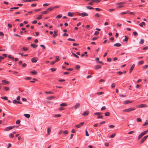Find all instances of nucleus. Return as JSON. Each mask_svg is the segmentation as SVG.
Segmentation results:
<instances>
[{"mask_svg":"<svg viewBox=\"0 0 148 148\" xmlns=\"http://www.w3.org/2000/svg\"><path fill=\"white\" fill-rule=\"evenodd\" d=\"M136 109V108L134 107L130 108L127 109H126L124 110L123 111L125 112H131L134 110Z\"/></svg>","mask_w":148,"mask_h":148,"instance_id":"1","label":"nucleus"},{"mask_svg":"<svg viewBox=\"0 0 148 148\" xmlns=\"http://www.w3.org/2000/svg\"><path fill=\"white\" fill-rule=\"evenodd\" d=\"M14 127V126H11L6 127L4 131H8L13 129Z\"/></svg>","mask_w":148,"mask_h":148,"instance_id":"2","label":"nucleus"},{"mask_svg":"<svg viewBox=\"0 0 148 148\" xmlns=\"http://www.w3.org/2000/svg\"><path fill=\"white\" fill-rule=\"evenodd\" d=\"M38 60V58L36 57H34L31 59V61L33 63L36 62Z\"/></svg>","mask_w":148,"mask_h":148,"instance_id":"3","label":"nucleus"},{"mask_svg":"<svg viewBox=\"0 0 148 148\" xmlns=\"http://www.w3.org/2000/svg\"><path fill=\"white\" fill-rule=\"evenodd\" d=\"M148 137V135H147L144 137L141 140L140 143L141 144L143 143L145 140Z\"/></svg>","mask_w":148,"mask_h":148,"instance_id":"4","label":"nucleus"},{"mask_svg":"<svg viewBox=\"0 0 148 148\" xmlns=\"http://www.w3.org/2000/svg\"><path fill=\"white\" fill-rule=\"evenodd\" d=\"M84 124V122H81L79 123V124L76 125L75 127L77 128H79L82 125Z\"/></svg>","mask_w":148,"mask_h":148,"instance_id":"5","label":"nucleus"},{"mask_svg":"<svg viewBox=\"0 0 148 148\" xmlns=\"http://www.w3.org/2000/svg\"><path fill=\"white\" fill-rule=\"evenodd\" d=\"M82 15V17H84L85 16H88V14L86 12H82L81 14H79L80 15Z\"/></svg>","mask_w":148,"mask_h":148,"instance_id":"6","label":"nucleus"},{"mask_svg":"<svg viewBox=\"0 0 148 148\" xmlns=\"http://www.w3.org/2000/svg\"><path fill=\"white\" fill-rule=\"evenodd\" d=\"M2 82L3 83V84L4 85L6 84H8L9 83V81H6L5 80H3Z\"/></svg>","mask_w":148,"mask_h":148,"instance_id":"7","label":"nucleus"},{"mask_svg":"<svg viewBox=\"0 0 148 148\" xmlns=\"http://www.w3.org/2000/svg\"><path fill=\"white\" fill-rule=\"evenodd\" d=\"M135 66V65L134 64H133L132 65V66L130 68V71H129V72L130 73H132V70H133V69H134Z\"/></svg>","mask_w":148,"mask_h":148,"instance_id":"8","label":"nucleus"},{"mask_svg":"<svg viewBox=\"0 0 148 148\" xmlns=\"http://www.w3.org/2000/svg\"><path fill=\"white\" fill-rule=\"evenodd\" d=\"M89 112L88 111H85L84 113H83L82 115L84 116H87L89 114Z\"/></svg>","mask_w":148,"mask_h":148,"instance_id":"9","label":"nucleus"},{"mask_svg":"<svg viewBox=\"0 0 148 148\" xmlns=\"http://www.w3.org/2000/svg\"><path fill=\"white\" fill-rule=\"evenodd\" d=\"M74 14L73 13L69 12L68 14V15L69 16H74Z\"/></svg>","mask_w":148,"mask_h":148,"instance_id":"10","label":"nucleus"},{"mask_svg":"<svg viewBox=\"0 0 148 148\" xmlns=\"http://www.w3.org/2000/svg\"><path fill=\"white\" fill-rule=\"evenodd\" d=\"M114 45V47H119L121 45L120 43H117L116 44H115Z\"/></svg>","mask_w":148,"mask_h":148,"instance_id":"11","label":"nucleus"},{"mask_svg":"<svg viewBox=\"0 0 148 148\" xmlns=\"http://www.w3.org/2000/svg\"><path fill=\"white\" fill-rule=\"evenodd\" d=\"M80 105V104L79 103H77L74 106L75 109H76L77 108H78Z\"/></svg>","mask_w":148,"mask_h":148,"instance_id":"12","label":"nucleus"},{"mask_svg":"<svg viewBox=\"0 0 148 148\" xmlns=\"http://www.w3.org/2000/svg\"><path fill=\"white\" fill-rule=\"evenodd\" d=\"M147 105L145 104H141L138 106V107L140 108H142L144 107H147Z\"/></svg>","mask_w":148,"mask_h":148,"instance_id":"13","label":"nucleus"},{"mask_svg":"<svg viewBox=\"0 0 148 148\" xmlns=\"http://www.w3.org/2000/svg\"><path fill=\"white\" fill-rule=\"evenodd\" d=\"M55 98V97L54 96H51V97H48L47 98V99L48 100H51L52 99H54Z\"/></svg>","mask_w":148,"mask_h":148,"instance_id":"14","label":"nucleus"},{"mask_svg":"<svg viewBox=\"0 0 148 148\" xmlns=\"http://www.w3.org/2000/svg\"><path fill=\"white\" fill-rule=\"evenodd\" d=\"M58 32V31L57 30L55 31L54 32V34L53 35V37L55 38L57 36V33Z\"/></svg>","mask_w":148,"mask_h":148,"instance_id":"15","label":"nucleus"},{"mask_svg":"<svg viewBox=\"0 0 148 148\" xmlns=\"http://www.w3.org/2000/svg\"><path fill=\"white\" fill-rule=\"evenodd\" d=\"M53 9H54V8H53V7H49V8H48L47 9V10L48 12H49V11H51L53 10Z\"/></svg>","mask_w":148,"mask_h":148,"instance_id":"16","label":"nucleus"},{"mask_svg":"<svg viewBox=\"0 0 148 148\" xmlns=\"http://www.w3.org/2000/svg\"><path fill=\"white\" fill-rule=\"evenodd\" d=\"M24 116L27 118H29L30 117V115L28 114H24Z\"/></svg>","mask_w":148,"mask_h":148,"instance_id":"17","label":"nucleus"},{"mask_svg":"<svg viewBox=\"0 0 148 148\" xmlns=\"http://www.w3.org/2000/svg\"><path fill=\"white\" fill-rule=\"evenodd\" d=\"M101 67V66L99 65H97L95 66V69L96 70L98 69Z\"/></svg>","mask_w":148,"mask_h":148,"instance_id":"18","label":"nucleus"},{"mask_svg":"<svg viewBox=\"0 0 148 148\" xmlns=\"http://www.w3.org/2000/svg\"><path fill=\"white\" fill-rule=\"evenodd\" d=\"M145 25V23L144 22H142L141 23H140L139 24V25L141 27H143V25Z\"/></svg>","mask_w":148,"mask_h":148,"instance_id":"19","label":"nucleus"},{"mask_svg":"<svg viewBox=\"0 0 148 148\" xmlns=\"http://www.w3.org/2000/svg\"><path fill=\"white\" fill-rule=\"evenodd\" d=\"M3 88L5 91H8L10 90L9 88L7 86H4Z\"/></svg>","mask_w":148,"mask_h":148,"instance_id":"20","label":"nucleus"},{"mask_svg":"<svg viewBox=\"0 0 148 148\" xmlns=\"http://www.w3.org/2000/svg\"><path fill=\"white\" fill-rule=\"evenodd\" d=\"M31 46L34 48H35L37 47V45L32 43L31 45Z\"/></svg>","mask_w":148,"mask_h":148,"instance_id":"21","label":"nucleus"},{"mask_svg":"<svg viewBox=\"0 0 148 148\" xmlns=\"http://www.w3.org/2000/svg\"><path fill=\"white\" fill-rule=\"evenodd\" d=\"M125 3L124 2H120L119 3H116V5H122V4H124Z\"/></svg>","mask_w":148,"mask_h":148,"instance_id":"22","label":"nucleus"},{"mask_svg":"<svg viewBox=\"0 0 148 148\" xmlns=\"http://www.w3.org/2000/svg\"><path fill=\"white\" fill-rule=\"evenodd\" d=\"M42 14L39 15L38 16V17L36 18V19L38 20L41 19L42 18Z\"/></svg>","mask_w":148,"mask_h":148,"instance_id":"23","label":"nucleus"},{"mask_svg":"<svg viewBox=\"0 0 148 148\" xmlns=\"http://www.w3.org/2000/svg\"><path fill=\"white\" fill-rule=\"evenodd\" d=\"M8 58H9L12 59V60H13L14 59V57L11 55H9L8 56Z\"/></svg>","mask_w":148,"mask_h":148,"instance_id":"24","label":"nucleus"},{"mask_svg":"<svg viewBox=\"0 0 148 148\" xmlns=\"http://www.w3.org/2000/svg\"><path fill=\"white\" fill-rule=\"evenodd\" d=\"M131 103V102L130 101H128V100L125 101L123 102V103L124 104H128V103Z\"/></svg>","mask_w":148,"mask_h":148,"instance_id":"25","label":"nucleus"},{"mask_svg":"<svg viewBox=\"0 0 148 148\" xmlns=\"http://www.w3.org/2000/svg\"><path fill=\"white\" fill-rule=\"evenodd\" d=\"M60 106L62 107L66 106H67V104L65 103H63L60 104Z\"/></svg>","mask_w":148,"mask_h":148,"instance_id":"26","label":"nucleus"},{"mask_svg":"<svg viewBox=\"0 0 148 148\" xmlns=\"http://www.w3.org/2000/svg\"><path fill=\"white\" fill-rule=\"evenodd\" d=\"M48 12L47 9L45 11L42 12L41 13L43 14H45L48 13Z\"/></svg>","mask_w":148,"mask_h":148,"instance_id":"27","label":"nucleus"},{"mask_svg":"<svg viewBox=\"0 0 148 148\" xmlns=\"http://www.w3.org/2000/svg\"><path fill=\"white\" fill-rule=\"evenodd\" d=\"M144 62V61L143 60L140 61L138 62V65H141L143 64Z\"/></svg>","mask_w":148,"mask_h":148,"instance_id":"28","label":"nucleus"},{"mask_svg":"<svg viewBox=\"0 0 148 148\" xmlns=\"http://www.w3.org/2000/svg\"><path fill=\"white\" fill-rule=\"evenodd\" d=\"M143 136V134H142L141 133L138 136V139L139 140V139L140 138L142 137Z\"/></svg>","mask_w":148,"mask_h":148,"instance_id":"29","label":"nucleus"},{"mask_svg":"<svg viewBox=\"0 0 148 148\" xmlns=\"http://www.w3.org/2000/svg\"><path fill=\"white\" fill-rule=\"evenodd\" d=\"M55 57L56 58V59L55 60L56 62H58L60 60V59H59V56H56Z\"/></svg>","mask_w":148,"mask_h":148,"instance_id":"30","label":"nucleus"},{"mask_svg":"<svg viewBox=\"0 0 148 148\" xmlns=\"http://www.w3.org/2000/svg\"><path fill=\"white\" fill-rule=\"evenodd\" d=\"M28 50V48L27 47H23L22 48V51H26Z\"/></svg>","mask_w":148,"mask_h":148,"instance_id":"31","label":"nucleus"},{"mask_svg":"<svg viewBox=\"0 0 148 148\" xmlns=\"http://www.w3.org/2000/svg\"><path fill=\"white\" fill-rule=\"evenodd\" d=\"M72 53L74 56L76 57V58H79V56L75 53L72 52Z\"/></svg>","mask_w":148,"mask_h":148,"instance_id":"32","label":"nucleus"},{"mask_svg":"<svg viewBox=\"0 0 148 148\" xmlns=\"http://www.w3.org/2000/svg\"><path fill=\"white\" fill-rule=\"evenodd\" d=\"M1 98L2 99H4L5 100H8V97H7L5 96V97H1Z\"/></svg>","mask_w":148,"mask_h":148,"instance_id":"33","label":"nucleus"},{"mask_svg":"<svg viewBox=\"0 0 148 148\" xmlns=\"http://www.w3.org/2000/svg\"><path fill=\"white\" fill-rule=\"evenodd\" d=\"M148 132V130H147L146 131H144V132H142V134L143 135V136H144L145 134H146Z\"/></svg>","mask_w":148,"mask_h":148,"instance_id":"34","label":"nucleus"},{"mask_svg":"<svg viewBox=\"0 0 148 148\" xmlns=\"http://www.w3.org/2000/svg\"><path fill=\"white\" fill-rule=\"evenodd\" d=\"M148 132V130H147L146 131H144V132H142V134L143 135V136H144L145 134H146Z\"/></svg>","mask_w":148,"mask_h":148,"instance_id":"35","label":"nucleus"},{"mask_svg":"<svg viewBox=\"0 0 148 148\" xmlns=\"http://www.w3.org/2000/svg\"><path fill=\"white\" fill-rule=\"evenodd\" d=\"M31 73L33 74H35L37 73V72L35 70L31 71Z\"/></svg>","mask_w":148,"mask_h":148,"instance_id":"36","label":"nucleus"},{"mask_svg":"<svg viewBox=\"0 0 148 148\" xmlns=\"http://www.w3.org/2000/svg\"><path fill=\"white\" fill-rule=\"evenodd\" d=\"M110 114V113L109 112H107L105 113V116H109Z\"/></svg>","mask_w":148,"mask_h":148,"instance_id":"37","label":"nucleus"},{"mask_svg":"<svg viewBox=\"0 0 148 148\" xmlns=\"http://www.w3.org/2000/svg\"><path fill=\"white\" fill-rule=\"evenodd\" d=\"M102 114V113L99 112H97L96 113H94V114L95 115H100Z\"/></svg>","mask_w":148,"mask_h":148,"instance_id":"38","label":"nucleus"},{"mask_svg":"<svg viewBox=\"0 0 148 148\" xmlns=\"http://www.w3.org/2000/svg\"><path fill=\"white\" fill-rule=\"evenodd\" d=\"M144 42V40L143 39H141L140 41L139 42V43L140 44H143Z\"/></svg>","mask_w":148,"mask_h":148,"instance_id":"39","label":"nucleus"},{"mask_svg":"<svg viewBox=\"0 0 148 148\" xmlns=\"http://www.w3.org/2000/svg\"><path fill=\"white\" fill-rule=\"evenodd\" d=\"M51 132V130L50 128H48L47 129V132L48 134H49Z\"/></svg>","mask_w":148,"mask_h":148,"instance_id":"40","label":"nucleus"},{"mask_svg":"<svg viewBox=\"0 0 148 148\" xmlns=\"http://www.w3.org/2000/svg\"><path fill=\"white\" fill-rule=\"evenodd\" d=\"M63 134H67L68 133V131L67 130H65L63 132Z\"/></svg>","mask_w":148,"mask_h":148,"instance_id":"41","label":"nucleus"},{"mask_svg":"<svg viewBox=\"0 0 148 148\" xmlns=\"http://www.w3.org/2000/svg\"><path fill=\"white\" fill-rule=\"evenodd\" d=\"M23 2H30L32 1V0H22Z\"/></svg>","mask_w":148,"mask_h":148,"instance_id":"42","label":"nucleus"},{"mask_svg":"<svg viewBox=\"0 0 148 148\" xmlns=\"http://www.w3.org/2000/svg\"><path fill=\"white\" fill-rule=\"evenodd\" d=\"M148 67V65H146L144 66L143 67V69H147Z\"/></svg>","mask_w":148,"mask_h":148,"instance_id":"43","label":"nucleus"},{"mask_svg":"<svg viewBox=\"0 0 148 148\" xmlns=\"http://www.w3.org/2000/svg\"><path fill=\"white\" fill-rule=\"evenodd\" d=\"M18 101H17L16 100V99H14V100H13V103H14V104H16V103H18Z\"/></svg>","mask_w":148,"mask_h":148,"instance_id":"44","label":"nucleus"},{"mask_svg":"<svg viewBox=\"0 0 148 148\" xmlns=\"http://www.w3.org/2000/svg\"><path fill=\"white\" fill-rule=\"evenodd\" d=\"M62 17V15L61 14H58L56 16V18H61Z\"/></svg>","mask_w":148,"mask_h":148,"instance_id":"45","label":"nucleus"},{"mask_svg":"<svg viewBox=\"0 0 148 148\" xmlns=\"http://www.w3.org/2000/svg\"><path fill=\"white\" fill-rule=\"evenodd\" d=\"M125 39H124L123 40V41H127L128 39V38H127L126 36H125Z\"/></svg>","mask_w":148,"mask_h":148,"instance_id":"46","label":"nucleus"},{"mask_svg":"<svg viewBox=\"0 0 148 148\" xmlns=\"http://www.w3.org/2000/svg\"><path fill=\"white\" fill-rule=\"evenodd\" d=\"M45 93L47 94H51L53 93L51 92L50 91H46Z\"/></svg>","mask_w":148,"mask_h":148,"instance_id":"47","label":"nucleus"},{"mask_svg":"<svg viewBox=\"0 0 148 148\" xmlns=\"http://www.w3.org/2000/svg\"><path fill=\"white\" fill-rule=\"evenodd\" d=\"M115 134H113L111 135L110 136V138H113L115 136Z\"/></svg>","mask_w":148,"mask_h":148,"instance_id":"48","label":"nucleus"},{"mask_svg":"<svg viewBox=\"0 0 148 148\" xmlns=\"http://www.w3.org/2000/svg\"><path fill=\"white\" fill-rule=\"evenodd\" d=\"M41 10V8H39L38 9H35L34 10V11L35 12H38L39 11H40Z\"/></svg>","mask_w":148,"mask_h":148,"instance_id":"49","label":"nucleus"},{"mask_svg":"<svg viewBox=\"0 0 148 148\" xmlns=\"http://www.w3.org/2000/svg\"><path fill=\"white\" fill-rule=\"evenodd\" d=\"M68 40L69 41H75V39L71 38H69L68 39Z\"/></svg>","mask_w":148,"mask_h":148,"instance_id":"50","label":"nucleus"},{"mask_svg":"<svg viewBox=\"0 0 148 148\" xmlns=\"http://www.w3.org/2000/svg\"><path fill=\"white\" fill-rule=\"evenodd\" d=\"M103 93L104 92H97V94L98 95H102V94H103Z\"/></svg>","mask_w":148,"mask_h":148,"instance_id":"51","label":"nucleus"},{"mask_svg":"<svg viewBox=\"0 0 148 148\" xmlns=\"http://www.w3.org/2000/svg\"><path fill=\"white\" fill-rule=\"evenodd\" d=\"M49 5H50L49 3H44L43 4V6H44V7L47 6Z\"/></svg>","mask_w":148,"mask_h":148,"instance_id":"52","label":"nucleus"},{"mask_svg":"<svg viewBox=\"0 0 148 148\" xmlns=\"http://www.w3.org/2000/svg\"><path fill=\"white\" fill-rule=\"evenodd\" d=\"M86 8L88 9H94V8H93V7H91V6H87Z\"/></svg>","mask_w":148,"mask_h":148,"instance_id":"53","label":"nucleus"},{"mask_svg":"<svg viewBox=\"0 0 148 148\" xmlns=\"http://www.w3.org/2000/svg\"><path fill=\"white\" fill-rule=\"evenodd\" d=\"M103 117V116L102 115H98L97 116V119L100 118L102 119Z\"/></svg>","mask_w":148,"mask_h":148,"instance_id":"54","label":"nucleus"},{"mask_svg":"<svg viewBox=\"0 0 148 148\" xmlns=\"http://www.w3.org/2000/svg\"><path fill=\"white\" fill-rule=\"evenodd\" d=\"M50 70H51L52 71L54 72L56 71V68H51Z\"/></svg>","mask_w":148,"mask_h":148,"instance_id":"55","label":"nucleus"},{"mask_svg":"<svg viewBox=\"0 0 148 148\" xmlns=\"http://www.w3.org/2000/svg\"><path fill=\"white\" fill-rule=\"evenodd\" d=\"M80 66L79 65H77L75 67V68L76 69H78L80 68Z\"/></svg>","mask_w":148,"mask_h":148,"instance_id":"56","label":"nucleus"},{"mask_svg":"<svg viewBox=\"0 0 148 148\" xmlns=\"http://www.w3.org/2000/svg\"><path fill=\"white\" fill-rule=\"evenodd\" d=\"M100 16V15L98 13H97L95 14V17H98Z\"/></svg>","mask_w":148,"mask_h":148,"instance_id":"57","label":"nucleus"},{"mask_svg":"<svg viewBox=\"0 0 148 148\" xmlns=\"http://www.w3.org/2000/svg\"><path fill=\"white\" fill-rule=\"evenodd\" d=\"M134 35L135 36H137L138 35V34L137 32H133Z\"/></svg>","mask_w":148,"mask_h":148,"instance_id":"58","label":"nucleus"},{"mask_svg":"<svg viewBox=\"0 0 148 148\" xmlns=\"http://www.w3.org/2000/svg\"><path fill=\"white\" fill-rule=\"evenodd\" d=\"M136 120L137 122H140L141 121V119L139 118H137Z\"/></svg>","mask_w":148,"mask_h":148,"instance_id":"59","label":"nucleus"},{"mask_svg":"<svg viewBox=\"0 0 148 148\" xmlns=\"http://www.w3.org/2000/svg\"><path fill=\"white\" fill-rule=\"evenodd\" d=\"M99 33V32L98 31H95L94 33V35L95 36L97 35Z\"/></svg>","mask_w":148,"mask_h":148,"instance_id":"60","label":"nucleus"},{"mask_svg":"<svg viewBox=\"0 0 148 148\" xmlns=\"http://www.w3.org/2000/svg\"><path fill=\"white\" fill-rule=\"evenodd\" d=\"M115 84L114 83H113L111 85V87L112 88H113L115 87Z\"/></svg>","mask_w":148,"mask_h":148,"instance_id":"61","label":"nucleus"},{"mask_svg":"<svg viewBox=\"0 0 148 148\" xmlns=\"http://www.w3.org/2000/svg\"><path fill=\"white\" fill-rule=\"evenodd\" d=\"M61 116V115L60 114H57L55 115V116L56 117H60Z\"/></svg>","mask_w":148,"mask_h":148,"instance_id":"62","label":"nucleus"},{"mask_svg":"<svg viewBox=\"0 0 148 148\" xmlns=\"http://www.w3.org/2000/svg\"><path fill=\"white\" fill-rule=\"evenodd\" d=\"M21 122V121L20 120H17L16 122V123L17 124H19Z\"/></svg>","mask_w":148,"mask_h":148,"instance_id":"63","label":"nucleus"},{"mask_svg":"<svg viewBox=\"0 0 148 148\" xmlns=\"http://www.w3.org/2000/svg\"><path fill=\"white\" fill-rule=\"evenodd\" d=\"M106 109V106H103L102 107L101 109V110H105Z\"/></svg>","mask_w":148,"mask_h":148,"instance_id":"64","label":"nucleus"}]
</instances>
